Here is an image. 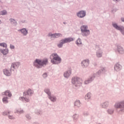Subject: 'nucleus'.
Masks as SVG:
<instances>
[{"label": "nucleus", "instance_id": "de8ad7c7", "mask_svg": "<svg viewBox=\"0 0 124 124\" xmlns=\"http://www.w3.org/2000/svg\"><path fill=\"white\" fill-rule=\"evenodd\" d=\"M2 3V2H1V1L0 0V5H1Z\"/></svg>", "mask_w": 124, "mask_h": 124}, {"label": "nucleus", "instance_id": "c03bdc74", "mask_svg": "<svg viewBox=\"0 0 124 124\" xmlns=\"http://www.w3.org/2000/svg\"><path fill=\"white\" fill-rule=\"evenodd\" d=\"M121 0H113V1H114V2H119V1H121Z\"/></svg>", "mask_w": 124, "mask_h": 124}, {"label": "nucleus", "instance_id": "39448f33", "mask_svg": "<svg viewBox=\"0 0 124 124\" xmlns=\"http://www.w3.org/2000/svg\"><path fill=\"white\" fill-rule=\"evenodd\" d=\"M71 83L76 88H80L83 84V80L78 77H73L71 78Z\"/></svg>", "mask_w": 124, "mask_h": 124}, {"label": "nucleus", "instance_id": "ddd939ff", "mask_svg": "<svg viewBox=\"0 0 124 124\" xmlns=\"http://www.w3.org/2000/svg\"><path fill=\"white\" fill-rule=\"evenodd\" d=\"M71 74H72V70L69 69L63 73V77L65 79H68L71 76Z\"/></svg>", "mask_w": 124, "mask_h": 124}, {"label": "nucleus", "instance_id": "cd10ccee", "mask_svg": "<svg viewBox=\"0 0 124 124\" xmlns=\"http://www.w3.org/2000/svg\"><path fill=\"white\" fill-rule=\"evenodd\" d=\"M9 99V98H8V97H6V96L3 97L2 99L3 103H4V104H7V103H8Z\"/></svg>", "mask_w": 124, "mask_h": 124}, {"label": "nucleus", "instance_id": "e433bc0d", "mask_svg": "<svg viewBox=\"0 0 124 124\" xmlns=\"http://www.w3.org/2000/svg\"><path fill=\"white\" fill-rule=\"evenodd\" d=\"M6 14H7V12L6 10L0 12V15H6Z\"/></svg>", "mask_w": 124, "mask_h": 124}, {"label": "nucleus", "instance_id": "9d476101", "mask_svg": "<svg viewBox=\"0 0 124 124\" xmlns=\"http://www.w3.org/2000/svg\"><path fill=\"white\" fill-rule=\"evenodd\" d=\"M48 36L50 37L51 39H55V38H59L60 37H62V34L60 33H49L48 34Z\"/></svg>", "mask_w": 124, "mask_h": 124}, {"label": "nucleus", "instance_id": "0eeeda50", "mask_svg": "<svg viewBox=\"0 0 124 124\" xmlns=\"http://www.w3.org/2000/svg\"><path fill=\"white\" fill-rule=\"evenodd\" d=\"M74 39L73 38H66L64 39H62L60 41L59 43L57 45V47L58 48H62L63 46V44H65V43H69L72 41H73Z\"/></svg>", "mask_w": 124, "mask_h": 124}, {"label": "nucleus", "instance_id": "aec40b11", "mask_svg": "<svg viewBox=\"0 0 124 124\" xmlns=\"http://www.w3.org/2000/svg\"><path fill=\"white\" fill-rule=\"evenodd\" d=\"M48 97L51 102H56V101H57V96L55 95H52V94H51Z\"/></svg>", "mask_w": 124, "mask_h": 124}, {"label": "nucleus", "instance_id": "a19ab883", "mask_svg": "<svg viewBox=\"0 0 124 124\" xmlns=\"http://www.w3.org/2000/svg\"><path fill=\"white\" fill-rule=\"evenodd\" d=\"M10 48L11 50H14L15 49V46H14L13 45L10 44Z\"/></svg>", "mask_w": 124, "mask_h": 124}, {"label": "nucleus", "instance_id": "58836bf2", "mask_svg": "<svg viewBox=\"0 0 124 124\" xmlns=\"http://www.w3.org/2000/svg\"><path fill=\"white\" fill-rule=\"evenodd\" d=\"M8 117L10 120H15V117L13 115H8Z\"/></svg>", "mask_w": 124, "mask_h": 124}, {"label": "nucleus", "instance_id": "49530a36", "mask_svg": "<svg viewBox=\"0 0 124 124\" xmlns=\"http://www.w3.org/2000/svg\"><path fill=\"white\" fill-rule=\"evenodd\" d=\"M121 21H122V22H124V17H122L121 18Z\"/></svg>", "mask_w": 124, "mask_h": 124}, {"label": "nucleus", "instance_id": "ea45409f", "mask_svg": "<svg viewBox=\"0 0 124 124\" xmlns=\"http://www.w3.org/2000/svg\"><path fill=\"white\" fill-rule=\"evenodd\" d=\"M89 115H90V113H89L88 112H85L83 113V116H84V117H88Z\"/></svg>", "mask_w": 124, "mask_h": 124}, {"label": "nucleus", "instance_id": "473e14b6", "mask_svg": "<svg viewBox=\"0 0 124 124\" xmlns=\"http://www.w3.org/2000/svg\"><path fill=\"white\" fill-rule=\"evenodd\" d=\"M44 92L46 93V94H47L48 96L51 94V91H50V89L49 88H45Z\"/></svg>", "mask_w": 124, "mask_h": 124}, {"label": "nucleus", "instance_id": "9b49d317", "mask_svg": "<svg viewBox=\"0 0 124 124\" xmlns=\"http://www.w3.org/2000/svg\"><path fill=\"white\" fill-rule=\"evenodd\" d=\"M81 66L82 68H87L90 65V60L89 59H85L81 62Z\"/></svg>", "mask_w": 124, "mask_h": 124}, {"label": "nucleus", "instance_id": "72a5a7b5", "mask_svg": "<svg viewBox=\"0 0 124 124\" xmlns=\"http://www.w3.org/2000/svg\"><path fill=\"white\" fill-rule=\"evenodd\" d=\"M0 46L1 47H3V48H7V44H6L5 43H0Z\"/></svg>", "mask_w": 124, "mask_h": 124}, {"label": "nucleus", "instance_id": "5701e85b", "mask_svg": "<svg viewBox=\"0 0 124 124\" xmlns=\"http://www.w3.org/2000/svg\"><path fill=\"white\" fill-rule=\"evenodd\" d=\"M24 113H25V110L21 108L16 109L15 110V114H19V115H21V114H24Z\"/></svg>", "mask_w": 124, "mask_h": 124}, {"label": "nucleus", "instance_id": "4be33fe9", "mask_svg": "<svg viewBox=\"0 0 124 124\" xmlns=\"http://www.w3.org/2000/svg\"><path fill=\"white\" fill-rule=\"evenodd\" d=\"M33 94V91L31 89H28L27 92H25L23 93L24 96H26V95H31V94Z\"/></svg>", "mask_w": 124, "mask_h": 124}, {"label": "nucleus", "instance_id": "bb28decb", "mask_svg": "<svg viewBox=\"0 0 124 124\" xmlns=\"http://www.w3.org/2000/svg\"><path fill=\"white\" fill-rule=\"evenodd\" d=\"M72 119L74 122H77L78 119H79V114L75 113L72 116Z\"/></svg>", "mask_w": 124, "mask_h": 124}, {"label": "nucleus", "instance_id": "2f4dec72", "mask_svg": "<svg viewBox=\"0 0 124 124\" xmlns=\"http://www.w3.org/2000/svg\"><path fill=\"white\" fill-rule=\"evenodd\" d=\"M92 94L91 93H87L85 96V100H89V99H91Z\"/></svg>", "mask_w": 124, "mask_h": 124}, {"label": "nucleus", "instance_id": "f3484780", "mask_svg": "<svg viewBox=\"0 0 124 124\" xmlns=\"http://www.w3.org/2000/svg\"><path fill=\"white\" fill-rule=\"evenodd\" d=\"M116 47L117 52H118V53L121 55H123V54H124V47H123V46H121L120 45H117Z\"/></svg>", "mask_w": 124, "mask_h": 124}, {"label": "nucleus", "instance_id": "a878e982", "mask_svg": "<svg viewBox=\"0 0 124 124\" xmlns=\"http://www.w3.org/2000/svg\"><path fill=\"white\" fill-rule=\"evenodd\" d=\"M19 100L21 101H24L25 102H30V99L25 97H20L19 98Z\"/></svg>", "mask_w": 124, "mask_h": 124}, {"label": "nucleus", "instance_id": "f8f14e48", "mask_svg": "<svg viewBox=\"0 0 124 124\" xmlns=\"http://www.w3.org/2000/svg\"><path fill=\"white\" fill-rule=\"evenodd\" d=\"M114 69L116 72H120L123 69V66L119 62H117L114 65Z\"/></svg>", "mask_w": 124, "mask_h": 124}, {"label": "nucleus", "instance_id": "4468645a", "mask_svg": "<svg viewBox=\"0 0 124 124\" xmlns=\"http://www.w3.org/2000/svg\"><path fill=\"white\" fill-rule=\"evenodd\" d=\"M19 66H20V62H17L12 63L11 66V70L14 71V70L18 69V68H19Z\"/></svg>", "mask_w": 124, "mask_h": 124}, {"label": "nucleus", "instance_id": "c85d7f7f", "mask_svg": "<svg viewBox=\"0 0 124 124\" xmlns=\"http://www.w3.org/2000/svg\"><path fill=\"white\" fill-rule=\"evenodd\" d=\"M75 106H77L78 108L81 107V102H80V100H77L75 102Z\"/></svg>", "mask_w": 124, "mask_h": 124}, {"label": "nucleus", "instance_id": "c756f323", "mask_svg": "<svg viewBox=\"0 0 124 124\" xmlns=\"http://www.w3.org/2000/svg\"><path fill=\"white\" fill-rule=\"evenodd\" d=\"M107 113H108V115H113V114H114L113 108H108L107 110Z\"/></svg>", "mask_w": 124, "mask_h": 124}, {"label": "nucleus", "instance_id": "f03ea898", "mask_svg": "<svg viewBox=\"0 0 124 124\" xmlns=\"http://www.w3.org/2000/svg\"><path fill=\"white\" fill-rule=\"evenodd\" d=\"M114 107L118 114L124 113V100H121L115 103Z\"/></svg>", "mask_w": 124, "mask_h": 124}, {"label": "nucleus", "instance_id": "09e8293b", "mask_svg": "<svg viewBox=\"0 0 124 124\" xmlns=\"http://www.w3.org/2000/svg\"><path fill=\"white\" fill-rule=\"evenodd\" d=\"M1 23V20H0V24Z\"/></svg>", "mask_w": 124, "mask_h": 124}, {"label": "nucleus", "instance_id": "412c9836", "mask_svg": "<svg viewBox=\"0 0 124 124\" xmlns=\"http://www.w3.org/2000/svg\"><path fill=\"white\" fill-rule=\"evenodd\" d=\"M9 52V50L7 48H6L5 49L0 48V53H1V54H3L4 56H6V55H7Z\"/></svg>", "mask_w": 124, "mask_h": 124}, {"label": "nucleus", "instance_id": "7c9ffc66", "mask_svg": "<svg viewBox=\"0 0 124 124\" xmlns=\"http://www.w3.org/2000/svg\"><path fill=\"white\" fill-rule=\"evenodd\" d=\"M76 44H77L78 46L82 45V40L80 38H78L76 41Z\"/></svg>", "mask_w": 124, "mask_h": 124}, {"label": "nucleus", "instance_id": "b1692460", "mask_svg": "<svg viewBox=\"0 0 124 124\" xmlns=\"http://www.w3.org/2000/svg\"><path fill=\"white\" fill-rule=\"evenodd\" d=\"M103 54V51L101 49H99L96 52V57L97 58H101Z\"/></svg>", "mask_w": 124, "mask_h": 124}, {"label": "nucleus", "instance_id": "f257e3e1", "mask_svg": "<svg viewBox=\"0 0 124 124\" xmlns=\"http://www.w3.org/2000/svg\"><path fill=\"white\" fill-rule=\"evenodd\" d=\"M48 64V59L45 58L44 59H36L33 62V65L36 68H41L42 66H45Z\"/></svg>", "mask_w": 124, "mask_h": 124}, {"label": "nucleus", "instance_id": "393cba45", "mask_svg": "<svg viewBox=\"0 0 124 124\" xmlns=\"http://www.w3.org/2000/svg\"><path fill=\"white\" fill-rule=\"evenodd\" d=\"M10 23L14 26V27H16L17 26V21L13 18L9 19Z\"/></svg>", "mask_w": 124, "mask_h": 124}, {"label": "nucleus", "instance_id": "a18cd8bd", "mask_svg": "<svg viewBox=\"0 0 124 124\" xmlns=\"http://www.w3.org/2000/svg\"><path fill=\"white\" fill-rule=\"evenodd\" d=\"M22 23H23V24H25V23H27V20H23L21 21Z\"/></svg>", "mask_w": 124, "mask_h": 124}, {"label": "nucleus", "instance_id": "7ed1b4c3", "mask_svg": "<svg viewBox=\"0 0 124 124\" xmlns=\"http://www.w3.org/2000/svg\"><path fill=\"white\" fill-rule=\"evenodd\" d=\"M81 35L83 37H88L91 34V31L87 25H82L80 27Z\"/></svg>", "mask_w": 124, "mask_h": 124}, {"label": "nucleus", "instance_id": "2eb2a0df", "mask_svg": "<svg viewBox=\"0 0 124 124\" xmlns=\"http://www.w3.org/2000/svg\"><path fill=\"white\" fill-rule=\"evenodd\" d=\"M11 69H4L3 70V74L5 75V76H11V74H12Z\"/></svg>", "mask_w": 124, "mask_h": 124}, {"label": "nucleus", "instance_id": "1a4fd4ad", "mask_svg": "<svg viewBox=\"0 0 124 124\" xmlns=\"http://www.w3.org/2000/svg\"><path fill=\"white\" fill-rule=\"evenodd\" d=\"M76 15L78 18L82 19V18H85L87 15V11L86 10H81L78 12Z\"/></svg>", "mask_w": 124, "mask_h": 124}, {"label": "nucleus", "instance_id": "20e7f679", "mask_svg": "<svg viewBox=\"0 0 124 124\" xmlns=\"http://www.w3.org/2000/svg\"><path fill=\"white\" fill-rule=\"evenodd\" d=\"M102 73L101 70H99L96 73H93L91 74L89 78L85 80L84 84L88 85L90 83H92L93 80H94V78H95V77H99V76L101 75Z\"/></svg>", "mask_w": 124, "mask_h": 124}, {"label": "nucleus", "instance_id": "6e6552de", "mask_svg": "<svg viewBox=\"0 0 124 124\" xmlns=\"http://www.w3.org/2000/svg\"><path fill=\"white\" fill-rule=\"evenodd\" d=\"M112 26L117 31H119L122 35H124V27L122 25H118L116 22H112Z\"/></svg>", "mask_w": 124, "mask_h": 124}, {"label": "nucleus", "instance_id": "79ce46f5", "mask_svg": "<svg viewBox=\"0 0 124 124\" xmlns=\"http://www.w3.org/2000/svg\"><path fill=\"white\" fill-rule=\"evenodd\" d=\"M35 113L36 114H37V115H40V110H35Z\"/></svg>", "mask_w": 124, "mask_h": 124}, {"label": "nucleus", "instance_id": "4c0bfd02", "mask_svg": "<svg viewBox=\"0 0 124 124\" xmlns=\"http://www.w3.org/2000/svg\"><path fill=\"white\" fill-rule=\"evenodd\" d=\"M101 71L102 72V73L103 72H106L107 71V68L105 67L102 68L100 69Z\"/></svg>", "mask_w": 124, "mask_h": 124}, {"label": "nucleus", "instance_id": "6ab92c4d", "mask_svg": "<svg viewBox=\"0 0 124 124\" xmlns=\"http://www.w3.org/2000/svg\"><path fill=\"white\" fill-rule=\"evenodd\" d=\"M100 106L101 108H103V109H106L108 108V107L109 106V101H106L101 103Z\"/></svg>", "mask_w": 124, "mask_h": 124}, {"label": "nucleus", "instance_id": "f704fd0d", "mask_svg": "<svg viewBox=\"0 0 124 124\" xmlns=\"http://www.w3.org/2000/svg\"><path fill=\"white\" fill-rule=\"evenodd\" d=\"M9 114H10V111H4L2 113L3 116H8Z\"/></svg>", "mask_w": 124, "mask_h": 124}, {"label": "nucleus", "instance_id": "423d86ee", "mask_svg": "<svg viewBox=\"0 0 124 124\" xmlns=\"http://www.w3.org/2000/svg\"><path fill=\"white\" fill-rule=\"evenodd\" d=\"M50 60L51 63L53 64H59L62 62V58L59 56L58 54L54 53H52L50 56Z\"/></svg>", "mask_w": 124, "mask_h": 124}, {"label": "nucleus", "instance_id": "c9c22d12", "mask_svg": "<svg viewBox=\"0 0 124 124\" xmlns=\"http://www.w3.org/2000/svg\"><path fill=\"white\" fill-rule=\"evenodd\" d=\"M25 117L27 120H28L29 121L31 120V114H27L25 115Z\"/></svg>", "mask_w": 124, "mask_h": 124}, {"label": "nucleus", "instance_id": "37998d69", "mask_svg": "<svg viewBox=\"0 0 124 124\" xmlns=\"http://www.w3.org/2000/svg\"><path fill=\"white\" fill-rule=\"evenodd\" d=\"M47 76V73H46L43 74V78H46Z\"/></svg>", "mask_w": 124, "mask_h": 124}, {"label": "nucleus", "instance_id": "a211bd4d", "mask_svg": "<svg viewBox=\"0 0 124 124\" xmlns=\"http://www.w3.org/2000/svg\"><path fill=\"white\" fill-rule=\"evenodd\" d=\"M18 31L23 35V36H27L28 35V33H29V31L26 28H23L22 29L19 30Z\"/></svg>", "mask_w": 124, "mask_h": 124}, {"label": "nucleus", "instance_id": "dca6fc26", "mask_svg": "<svg viewBox=\"0 0 124 124\" xmlns=\"http://www.w3.org/2000/svg\"><path fill=\"white\" fill-rule=\"evenodd\" d=\"M2 95H5L6 97H8V98H11L12 96V93L9 90H6L5 92L2 93Z\"/></svg>", "mask_w": 124, "mask_h": 124}]
</instances>
